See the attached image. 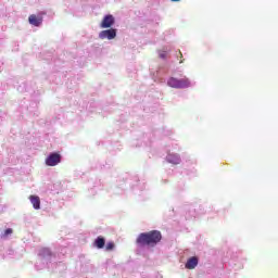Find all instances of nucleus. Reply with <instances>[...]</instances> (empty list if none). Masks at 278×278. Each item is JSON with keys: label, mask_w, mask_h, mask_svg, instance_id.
Instances as JSON below:
<instances>
[{"label": "nucleus", "mask_w": 278, "mask_h": 278, "mask_svg": "<svg viewBox=\"0 0 278 278\" xmlns=\"http://www.w3.org/2000/svg\"><path fill=\"white\" fill-rule=\"evenodd\" d=\"M173 2H177V1H179V0H172Z\"/></svg>", "instance_id": "obj_16"}, {"label": "nucleus", "mask_w": 278, "mask_h": 278, "mask_svg": "<svg viewBox=\"0 0 278 278\" xmlns=\"http://www.w3.org/2000/svg\"><path fill=\"white\" fill-rule=\"evenodd\" d=\"M159 58H161L162 60H166V51H161L159 53Z\"/></svg>", "instance_id": "obj_12"}, {"label": "nucleus", "mask_w": 278, "mask_h": 278, "mask_svg": "<svg viewBox=\"0 0 278 278\" xmlns=\"http://www.w3.org/2000/svg\"><path fill=\"white\" fill-rule=\"evenodd\" d=\"M114 247H115L114 242L110 241V242L106 243L105 250L106 251H114Z\"/></svg>", "instance_id": "obj_11"}, {"label": "nucleus", "mask_w": 278, "mask_h": 278, "mask_svg": "<svg viewBox=\"0 0 278 278\" xmlns=\"http://www.w3.org/2000/svg\"><path fill=\"white\" fill-rule=\"evenodd\" d=\"M4 233L5 236H10V233H12V229L11 228L7 229Z\"/></svg>", "instance_id": "obj_13"}, {"label": "nucleus", "mask_w": 278, "mask_h": 278, "mask_svg": "<svg viewBox=\"0 0 278 278\" xmlns=\"http://www.w3.org/2000/svg\"><path fill=\"white\" fill-rule=\"evenodd\" d=\"M114 23H116V20L114 18V15L109 14L105 15L100 24V27L102 29H110V27H112V25H114Z\"/></svg>", "instance_id": "obj_5"}, {"label": "nucleus", "mask_w": 278, "mask_h": 278, "mask_svg": "<svg viewBox=\"0 0 278 278\" xmlns=\"http://www.w3.org/2000/svg\"><path fill=\"white\" fill-rule=\"evenodd\" d=\"M179 55H180V58H184V54L181 53V51H179Z\"/></svg>", "instance_id": "obj_14"}, {"label": "nucleus", "mask_w": 278, "mask_h": 278, "mask_svg": "<svg viewBox=\"0 0 278 278\" xmlns=\"http://www.w3.org/2000/svg\"><path fill=\"white\" fill-rule=\"evenodd\" d=\"M62 162V155L58 152L51 153L47 159H46V165L47 166H58Z\"/></svg>", "instance_id": "obj_3"}, {"label": "nucleus", "mask_w": 278, "mask_h": 278, "mask_svg": "<svg viewBox=\"0 0 278 278\" xmlns=\"http://www.w3.org/2000/svg\"><path fill=\"white\" fill-rule=\"evenodd\" d=\"M94 247H97V249H103V247H105V238L103 237H98L94 240Z\"/></svg>", "instance_id": "obj_10"}, {"label": "nucleus", "mask_w": 278, "mask_h": 278, "mask_svg": "<svg viewBox=\"0 0 278 278\" xmlns=\"http://www.w3.org/2000/svg\"><path fill=\"white\" fill-rule=\"evenodd\" d=\"M29 201L35 210H40V197L30 195Z\"/></svg>", "instance_id": "obj_8"}, {"label": "nucleus", "mask_w": 278, "mask_h": 278, "mask_svg": "<svg viewBox=\"0 0 278 278\" xmlns=\"http://www.w3.org/2000/svg\"><path fill=\"white\" fill-rule=\"evenodd\" d=\"M166 159L169 164H179L181 162V159L177 154H168Z\"/></svg>", "instance_id": "obj_9"}, {"label": "nucleus", "mask_w": 278, "mask_h": 278, "mask_svg": "<svg viewBox=\"0 0 278 278\" xmlns=\"http://www.w3.org/2000/svg\"><path fill=\"white\" fill-rule=\"evenodd\" d=\"M105 38L108 40H114V38H116V29L110 28V29L100 31L99 39L105 40Z\"/></svg>", "instance_id": "obj_4"}, {"label": "nucleus", "mask_w": 278, "mask_h": 278, "mask_svg": "<svg viewBox=\"0 0 278 278\" xmlns=\"http://www.w3.org/2000/svg\"><path fill=\"white\" fill-rule=\"evenodd\" d=\"M28 23L34 25V27H40L42 25V16H38L36 14H31L28 17Z\"/></svg>", "instance_id": "obj_6"}, {"label": "nucleus", "mask_w": 278, "mask_h": 278, "mask_svg": "<svg viewBox=\"0 0 278 278\" xmlns=\"http://www.w3.org/2000/svg\"><path fill=\"white\" fill-rule=\"evenodd\" d=\"M180 64H184V60H180V62H179Z\"/></svg>", "instance_id": "obj_15"}, {"label": "nucleus", "mask_w": 278, "mask_h": 278, "mask_svg": "<svg viewBox=\"0 0 278 278\" xmlns=\"http://www.w3.org/2000/svg\"><path fill=\"white\" fill-rule=\"evenodd\" d=\"M198 265L199 258H197V256H192L187 261L185 267L188 268V270H193V268H197Z\"/></svg>", "instance_id": "obj_7"}, {"label": "nucleus", "mask_w": 278, "mask_h": 278, "mask_svg": "<svg viewBox=\"0 0 278 278\" xmlns=\"http://www.w3.org/2000/svg\"><path fill=\"white\" fill-rule=\"evenodd\" d=\"M162 242V232L160 230H151L148 232H141L136 239V244L140 249L148 247L149 249H154Z\"/></svg>", "instance_id": "obj_1"}, {"label": "nucleus", "mask_w": 278, "mask_h": 278, "mask_svg": "<svg viewBox=\"0 0 278 278\" xmlns=\"http://www.w3.org/2000/svg\"><path fill=\"white\" fill-rule=\"evenodd\" d=\"M167 85L170 88H190V80L188 78L177 79L172 77L168 79Z\"/></svg>", "instance_id": "obj_2"}]
</instances>
